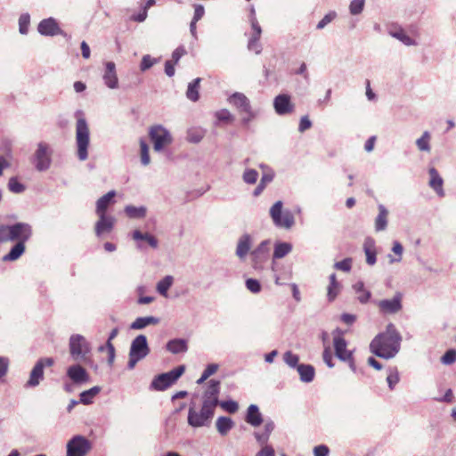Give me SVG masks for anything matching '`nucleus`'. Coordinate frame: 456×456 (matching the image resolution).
I'll use <instances>...</instances> for the list:
<instances>
[{
	"instance_id": "e433bc0d",
	"label": "nucleus",
	"mask_w": 456,
	"mask_h": 456,
	"mask_svg": "<svg viewBox=\"0 0 456 456\" xmlns=\"http://www.w3.org/2000/svg\"><path fill=\"white\" fill-rule=\"evenodd\" d=\"M216 429L221 436H225L233 427V421L229 417H219L216 422Z\"/></svg>"
},
{
	"instance_id": "ea45409f",
	"label": "nucleus",
	"mask_w": 456,
	"mask_h": 456,
	"mask_svg": "<svg viewBox=\"0 0 456 456\" xmlns=\"http://www.w3.org/2000/svg\"><path fill=\"white\" fill-rule=\"evenodd\" d=\"M157 290L162 297L171 299L176 298L184 293L179 287H157Z\"/></svg>"
},
{
	"instance_id": "473e14b6",
	"label": "nucleus",
	"mask_w": 456,
	"mask_h": 456,
	"mask_svg": "<svg viewBox=\"0 0 456 456\" xmlns=\"http://www.w3.org/2000/svg\"><path fill=\"white\" fill-rule=\"evenodd\" d=\"M132 238L138 242L142 240L146 241L152 248H157L159 247L158 240L149 232L143 233L139 230H134L132 233Z\"/></svg>"
},
{
	"instance_id": "79ce46f5",
	"label": "nucleus",
	"mask_w": 456,
	"mask_h": 456,
	"mask_svg": "<svg viewBox=\"0 0 456 456\" xmlns=\"http://www.w3.org/2000/svg\"><path fill=\"white\" fill-rule=\"evenodd\" d=\"M101 392V387L98 386L93 387L92 388L83 391L80 394V403L88 405L93 403L94 397H95Z\"/></svg>"
},
{
	"instance_id": "58836bf2",
	"label": "nucleus",
	"mask_w": 456,
	"mask_h": 456,
	"mask_svg": "<svg viewBox=\"0 0 456 456\" xmlns=\"http://www.w3.org/2000/svg\"><path fill=\"white\" fill-rule=\"evenodd\" d=\"M392 253L387 255V258L390 264L394 263H399L402 261L403 258V245L397 241L395 240L393 242L392 247Z\"/></svg>"
},
{
	"instance_id": "69168bd1",
	"label": "nucleus",
	"mask_w": 456,
	"mask_h": 456,
	"mask_svg": "<svg viewBox=\"0 0 456 456\" xmlns=\"http://www.w3.org/2000/svg\"><path fill=\"white\" fill-rule=\"evenodd\" d=\"M330 453V449L327 445L320 444L314 448V456H328Z\"/></svg>"
},
{
	"instance_id": "a211bd4d",
	"label": "nucleus",
	"mask_w": 456,
	"mask_h": 456,
	"mask_svg": "<svg viewBox=\"0 0 456 456\" xmlns=\"http://www.w3.org/2000/svg\"><path fill=\"white\" fill-rule=\"evenodd\" d=\"M273 108L275 112L280 116L289 114L294 110L291 98L286 94H279L274 98Z\"/></svg>"
},
{
	"instance_id": "49530a36",
	"label": "nucleus",
	"mask_w": 456,
	"mask_h": 456,
	"mask_svg": "<svg viewBox=\"0 0 456 456\" xmlns=\"http://www.w3.org/2000/svg\"><path fill=\"white\" fill-rule=\"evenodd\" d=\"M261 36L251 35L248 42V49L259 54L262 52V45L259 43Z\"/></svg>"
},
{
	"instance_id": "f3484780",
	"label": "nucleus",
	"mask_w": 456,
	"mask_h": 456,
	"mask_svg": "<svg viewBox=\"0 0 456 456\" xmlns=\"http://www.w3.org/2000/svg\"><path fill=\"white\" fill-rule=\"evenodd\" d=\"M227 102L233 106L240 114H242V112H250V108H252L249 99L240 92L232 94L227 98Z\"/></svg>"
},
{
	"instance_id": "9b49d317",
	"label": "nucleus",
	"mask_w": 456,
	"mask_h": 456,
	"mask_svg": "<svg viewBox=\"0 0 456 456\" xmlns=\"http://www.w3.org/2000/svg\"><path fill=\"white\" fill-rule=\"evenodd\" d=\"M37 32L44 37H68L67 33L61 28L59 22L53 17L45 18L40 20L37 25Z\"/></svg>"
},
{
	"instance_id": "b1692460",
	"label": "nucleus",
	"mask_w": 456,
	"mask_h": 456,
	"mask_svg": "<svg viewBox=\"0 0 456 456\" xmlns=\"http://www.w3.org/2000/svg\"><path fill=\"white\" fill-rule=\"evenodd\" d=\"M363 251L366 256V263L372 266L377 262V250L375 240L371 237H367L363 242Z\"/></svg>"
},
{
	"instance_id": "6e6552de",
	"label": "nucleus",
	"mask_w": 456,
	"mask_h": 456,
	"mask_svg": "<svg viewBox=\"0 0 456 456\" xmlns=\"http://www.w3.org/2000/svg\"><path fill=\"white\" fill-rule=\"evenodd\" d=\"M185 367L180 365L168 372L156 376L151 383V388L157 391H164L174 384L184 372Z\"/></svg>"
},
{
	"instance_id": "f257e3e1",
	"label": "nucleus",
	"mask_w": 456,
	"mask_h": 456,
	"mask_svg": "<svg viewBox=\"0 0 456 456\" xmlns=\"http://www.w3.org/2000/svg\"><path fill=\"white\" fill-rule=\"evenodd\" d=\"M402 337L393 323H389L386 330L378 334L370 344L371 353L379 357L390 359L400 350Z\"/></svg>"
},
{
	"instance_id": "4be33fe9",
	"label": "nucleus",
	"mask_w": 456,
	"mask_h": 456,
	"mask_svg": "<svg viewBox=\"0 0 456 456\" xmlns=\"http://www.w3.org/2000/svg\"><path fill=\"white\" fill-rule=\"evenodd\" d=\"M32 236V226L28 223L14 224V241L25 243Z\"/></svg>"
},
{
	"instance_id": "f03ea898",
	"label": "nucleus",
	"mask_w": 456,
	"mask_h": 456,
	"mask_svg": "<svg viewBox=\"0 0 456 456\" xmlns=\"http://www.w3.org/2000/svg\"><path fill=\"white\" fill-rule=\"evenodd\" d=\"M215 410L208 405L202 403L200 408H198L192 403L188 410L187 422L188 425L193 428L203 427H209L214 417Z\"/></svg>"
},
{
	"instance_id": "c03bdc74",
	"label": "nucleus",
	"mask_w": 456,
	"mask_h": 456,
	"mask_svg": "<svg viewBox=\"0 0 456 456\" xmlns=\"http://www.w3.org/2000/svg\"><path fill=\"white\" fill-rule=\"evenodd\" d=\"M400 376L398 370L394 367L387 370V382L390 390H394L395 385L399 382Z\"/></svg>"
},
{
	"instance_id": "8fccbe9b",
	"label": "nucleus",
	"mask_w": 456,
	"mask_h": 456,
	"mask_svg": "<svg viewBox=\"0 0 456 456\" xmlns=\"http://www.w3.org/2000/svg\"><path fill=\"white\" fill-rule=\"evenodd\" d=\"M216 119L220 122H232L234 119L233 115L227 109H222L215 113Z\"/></svg>"
},
{
	"instance_id": "6ab92c4d",
	"label": "nucleus",
	"mask_w": 456,
	"mask_h": 456,
	"mask_svg": "<svg viewBox=\"0 0 456 456\" xmlns=\"http://www.w3.org/2000/svg\"><path fill=\"white\" fill-rule=\"evenodd\" d=\"M97 216L99 220L95 224V234L97 237H102L103 234L110 233L113 230L116 219L114 216L107 214Z\"/></svg>"
},
{
	"instance_id": "c85d7f7f",
	"label": "nucleus",
	"mask_w": 456,
	"mask_h": 456,
	"mask_svg": "<svg viewBox=\"0 0 456 456\" xmlns=\"http://www.w3.org/2000/svg\"><path fill=\"white\" fill-rule=\"evenodd\" d=\"M159 323V319L154 316H144L136 318L130 325L132 330H142L150 325H157Z\"/></svg>"
},
{
	"instance_id": "393cba45",
	"label": "nucleus",
	"mask_w": 456,
	"mask_h": 456,
	"mask_svg": "<svg viewBox=\"0 0 456 456\" xmlns=\"http://www.w3.org/2000/svg\"><path fill=\"white\" fill-rule=\"evenodd\" d=\"M378 209H379V214L375 218L374 228L377 232H379L385 231L387 227L388 210L382 204H379L378 206Z\"/></svg>"
},
{
	"instance_id": "2f4dec72",
	"label": "nucleus",
	"mask_w": 456,
	"mask_h": 456,
	"mask_svg": "<svg viewBox=\"0 0 456 456\" xmlns=\"http://www.w3.org/2000/svg\"><path fill=\"white\" fill-rule=\"evenodd\" d=\"M297 370L302 382L309 383L314 380L315 371L312 365L303 363L299 364L297 365Z\"/></svg>"
},
{
	"instance_id": "a878e982",
	"label": "nucleus",
	"mask_w": 456,
	"mask_h": 456,
	"mask_svg": "<svg viewBox=\"0 0 456 456\" xmlns=\"http://www.w3.org/2000/svg\"><path fill=\"white\" fill-rule=\"evenodd\" d=\"M44 379V370L41 363H36L30 371L29 379L27 381L25 387H35L40 384Z\"/></svg>"
},
{
	"instance_id": "e2e57ef3",
	"label": "nucleus",
	"mask_w": 456,
	"mask_h": 456,
	"mask_svg": "<svg viewBox=\"0 0 456 456\" xmlns=\"http://www.w3.org/2000/svg\"><path fill=\"white\" fill-rule=\"evenodd\" d=\"M322 359H323V362L326 363V365L329 368H333L334 367V362H333V359H332V354H331V350H330V346H325V348H324L323 353H322Z\"/></svg>"
},
{
	"instance_id": "39448f33",
	"label": "nucleus",
	"mask_w": 456,
	"mask_h": 456,
	"mask_svg": "<svg viewBox=\"0 0 456 456\" xmlns=\"http://www.w3.org/2000/svg\"><path fill=\"white\" fill-rule=\"evenodd\" d=\"M53 148L46 142L41 141L37 143L36 150L31 157V163L38 172L48 170L53 163Z\"/></svg>"
},
{
	"instance_id": "aec40b11",
	"label": "nucleus",
	"mask_w": 456,
	"mask_h": 456,
	"mask_svg": "<svg viewBox=\"0 0 456 456\" xmlns=\"http://www.w3.org/2000/svg\"><path fill=\"white\" fill-rule=\"evenodd\" d=\"M429 187L439 196L440 198L444 197L445 192L444 190V180L439 175L438 171L435 167H429Z\"/></svg>"
},
{
	"instance_id": "423d86ee",
	"label": "nucleus",
	"mask_w": 456,
	"mask_h": 456,
	"mask_svg": "<svg viewBox=\"0 0 456 456\" xmlns=\"http://www.w3.org/2000/svg\"><path fill=\"white\" fill-rule=\"evenodd\" d=\"M270 216L273 224L278 228L286 230L291 229L295 224V217L289 209H283L281 200L276 201L269 210Z\"/></svg>"
},
{
	"instance_id": "4d7b16f0",
	"label": "nucleus",
	"mask_w": 456,
	"mask_h": 456,
	"mask_svg": "<svg viewBox=\"0 0 456 456\" xmlns=\"http://www.w3.org/2000/svg\"><path fill=\"white\" fill-rule=\"evenodd\" d=\"M337 16V13L335 12H330L324 17L317 23L316 28L317 29H322L324 28L328 24H330Z\"/></svg>"
},
{
	"instance_id": "0eeeda50",
	"label": "nucleus",
	"mask_w": 456,
	"mask_h": 456,
	"mask_svg": "<svg viewBox=\"0 0 456 456\" xmlns=\"http://www.w3.org/2000/svg\"><path fill=\"white\" fill-rule=\"evenodd\" d=\"M150 353L147 338L144 335H138L131 343L127 368L133 370L136 363L145 358Z\"/></svg>"
},
{
	"instance_id": "f8f14e48",
	"label": "nucleus",
	"mask_w": 456,
	"mask_h": 456,
	"mask_svg": "<svg viewBox=\"0 0 456 456\" xmlns=\"http://www.w3.org/2000/svg\"><path fill=\"white\" fill-rule=\"evenodd\" d=\"M332 336L335 355L340 361L349 360L353 355V352L346 348L347 343L343 338V331L338 328L333 330Z\"/></svg>"
},
{
	"instance_id": "cd10ccee",
	"label": "nucleus",
	"mask_w": 456,
	"mask_h": 456,
	"mask_svg": "<svg viewBox=\"0 0 456 456\" xmlns=\"http://www.w3.org/2000/svg\"><path fill=\"white\" fill-rule=\"evenodd\" d=\"M388 34L392 37L402 42L404 45L413 46L418 45V43L410 36H408L402 28H391L389 29Z\"/></svg>"
},
{
	"instance_id": "13d9d810",
	"label": "nucleus",
	"mask_w": 456,
	"mask_h": 456,
	"mask_svg": "<svg viewBox=\"0 0 456 456\" xmlns=\"http://www.w3.org/2000/svg\"><path fill=\"white\" fill-rule=\"evenodd\" d=\"M441 362L445 365H450L456 362V350L450 349L442 356Z\"/></svg>"
},
{
	"instance_id": "c9c22d12",
	"label": "nucleus",
	"mask_w": 456,
	"mask_h": 456,
	"mask_svg": "<svg viewBox=\"0 0 456 456\" xmlns=\"http://www.w3.org/2000/svg\"><path fill=\"white\" fill-rule=\"evenodd\" d=\"M125 213L129 218L142 219L146 216L147 208L144 206L135 207L133 205H127L125 208Z\"/></svg>"
},
{
	"instance_id": "de8ad7c7",
	"label": "nucleus",
	"mask_w": 456,
	"mask_h": 456,
	"mask_svg": "<svg viewBox=\"0 0 456 456\" xmlns=\"http://www.w3.org/2000/svg\"><path fill=\"white\" fill-rule=\"evenodd\" d=\"M141 162L143 166H148L151 162L149 155V146L144 140H140Z\"/></svg>"
},
{
	"instance_id": "f704fd0d",
	"label": "nucleus",
	"mask_w": 456,
	"mask_h": 456,
	"mask_svg": "<svg viewBox=\"0 0 456 456\" xmlns=\"http://www.w3.org/2000/svg\"><path fill=\"white\" fill-rule=\"evenodd\" d=\"M292 248H293L292 244L289 242L277 241L274 244V250H273V257L274 259H281V258L284 257L285 256H287L289 253H290L292 250Z\"/></svg>"
},
{
	"instance_id": "603ef678",
	"label": "nucleus",
	"mask_w": 456,
	"mask_h": 456,
	"mask_svg": "<svg viewBox=\"0 0 456 456\" xmlns=\"http://www.w3.org/2000/svg\"><path fill=\"white\" fill-rule=\"evenodd\" d=\"M158 62V59L152 58L150 54H145L142 58L140 64L141 71H146Z\"/></svg>"
},
{
	"instance_id": "20e7f679",
	"label": "nucleus",
	"mask_w": 456,
	"mask_h": 456,
	"mask_svg": "<svg viewBox=\"0 0 456 456\" xmlns=\"http://www.w3.org/2000/svg\"><path fill=\"white\" fill-rule=\"evenodd\" d=\"M90 145V131L86 120L79 118L76 123V146L77 156L80 161L88 159V148Z\"/></svg>"
},
{
	"instance_id": "1a4fd4ad",
	"label": "nucleus",
	"mask_w": 456,
	"mask_h": 456,
	"mask_svg": "<svg viewBox=\"0 0 456 456\" xmlns=\"http://www.w3.org/2000/svg\"><path fill=\"white\" fill-rule=\"evenodd\" d=\"M149 136L153 142L155 151L160 152L173 142L170 132L161 125L152 126L149 131Z\"/></svg>"
},
{
	"instance_id": "7c9ffc66",
	"label": "nucleus",
	"mask_w": 456,
	"mask_h": 456,
	"mask_svg": "<svg viewBox=\"0 0 456 456\" xmlns=\"http://www.w3.org/2000/svg\"><path fill=\"white\" fill-rule=\"evenodd\" d=\"M115 196V191H110L102 196L96 202V214L97 215H104L106 214V210L110 204L111 203L113 198Z\"/></svg>"
},
{
	"instance_id": "dca6fc26",
	"label": "nucleus",
	"mask_w": 456,
	"mask_h": 456,
	"mask_svg": "<svg viewBox=\"0 0 456 456\" xmlns=\"http://www.w3.org/2000/svg\"><path fill=\"white\" fill-rule=\"evenodd\" d=\"M102 80L109 89H118L119 86L116 64L113 61H106L102 72Z\"/></svg>"
},
{
	"instance_id": "412c9836",
	"label": "nucleus",
	"mask_w": 456,
	"mask_h": 456,
	"mask_svg": "<svg viewBox=\"0 0 456 456\" xmlns=\"http://www.w3.org/2000/svg\"><path fill=\"white\" fill-rule=\"evenodd\" d=\"M252 242V237L248 233H244L239 238L235 254L240 260H244L251 252Z\"/></svg>"
},
{
	"instance_id": "37998d69",
	"label": "nucleus",
	"mask_w": 456,
	"mask_h": 456,
	"mask_svg": "<svg viewBox=\"0 0 456 456\" xmlns=\"http://www.w3.org/2000/svg\"><path fill=\"white\" fill-rule=\"evenodd\" d=\"M19 32L27 35L30 25V15L28 12L21 13L19 17Z\"/></svg>"
},
{
	"instance_id": "2eb2a0df",
	"label": "nucleus",
	"mask_w": 456,
	"mask_h": 456,
	"mask_svg": "<svg viewBox=\"0 0 456 456\" xmlns=\"http://www.w3.org/2000/svg\"><path fill=\"white\" fill-rule=\"evenodd\" d=\"M220 393V382L218 380L211 379L208 383L206 391L204 392L202 403L216 410L219 403L218 395Z\"/></svg>"
},
{
	"instance_id": "c756f323",
	"label": "nucleus",
	"mask_w": 456,
	"mask_h": 456,
	"mask_svg": "<svg viewBox=\"0 0 456 456\" xmlns=\"http://www.w3.org/2000/svg\"><path fill=\"white\" fill-rule=\"evenodd\" d=\"M167 349L172 354L185 353L188 350L187 340L183 338L171 339L167 344Z\"/></svg>"
},
{
	"instance_id": "774afa93",
	"label": "nucleus",
	"mask_w": 456,
	"mask_h": 456,
	"mask_svg": "<svg viewBox=\"0 0 456 456\" xmlns=\"http://www.w3.org/2000/svg\"><path fill=\"white\" fill-rule=\"evenodd\" d=\"M256 456H275L274 449L272 446H264Z\"/></svg>"
},
{
	"instance_id": "864d4df0",
	"label": "nucleus",
	"mask_w": 456,
	"mask_h": 456,
	"mask_svg": "<svg viewBox=\"0 0 456 456\" xmlns=\"http://www.w3.org/2000/svg\"><path fill=\"white\" fill-rule=\"evenodd\" d=\"M365 0H352L349 4V11L352 15L360 14L364 7Z\"/></svg>"
},
{
	"instance_id": "7ed1b4c3",
	"label": "nucleus",
	"mask_w": 456,
	"mask_h": 456,
	"mask_svg": "<svg viewBox=\"0 0 456 456\" xmlns=\"http://www.w3.org/2000/svg\"><path fill=\"white\" fill-rule=\"evenodd\" d=\"M69 350L74 361L86 362L92 354V345L83 335L73 334L69 339Z\"/></svg>"
},
{
	"instance_id": "4468645a",
	"label": "nucleus",
	"mask_w": 456,
	"mask_h": 456,
	"mask_svg": "<svg viewBox=\"0 0 456 456\" xmlns=\"http://www.w3.org/2000/svg\"><path fill=\"white\" fill-rule=\"evenodd\" d=\"M66 375L68 379L77 386L87 384L90 381V376L86 370L79 363H75L68 367Z\"/></svg>"
},
{
	"instance_id": "0e129e2a",
	"label": "nucleus",
	"mask_w": 456,
	"mask_h": 456,
	"mask_svg": "<svg viewBox=\"0 0 456 456\" xmlns=\"http://www.w3.org/2000/svg\"><path fill=\"white\" fill-rule=\"evenodd\" d=\"M186 54V50L183 46L177 47L172 53V61L177 63L180 59Z\"/></svg>"
},
{
	"instance_id": "72a5a7b5",
	"label": "nucleus",
	"mask_w": 456,
	"mask_h": 456,
	"mask_svg": "<svg viewBox=\"0 0 456 456\" xmlns=\"http://www.w3.org/2000/svg\"><path fill=\"white\" fill-rule=\"evenodd\" d=\"M25 252V243L17 242L10 250V252L3 256V261L11 262L17 260Z\"/></svg>"
},
{
	"instance_id": "bf43d9fd",
	"label": "nucleus",
	"mask_w": 456,
	"mask_h": 456,
	"mask_svg": "<svg viewBox=\"0 0 456 456\" xmlns=\"http://www.w3.org/2000/svg\"><path fill=\"white\" fill-rule=\"evenodd\" d=\"M352 267V259L345 258L342 261L337 262L334 264V268L337 270H340L343 272H349Z\"/></svg>"
},
{
	"instance_id": "a19ab883",
	"label": "nucleus",
	"mask_w": 456,
	"mask_h": 456,
	"mask_svg": "<svg viewBox=\"0 0 456 456\" xmlns=\"http://www.w3.org/2000/svg\"><path fill=\"white\" fill-rule=\"evenodd\" d=\"M431 134L428 131L423 132L421 136L416 140V146L419 151L429 153L431 151L430 146Z\"/></svg>"
},
{
	"instance_id": "9d476101",
	"label": "nucleus",
	"mask_w": 456,
	"mask_h": 456,
	"mask_svg": "<svg viewBox=\"0 0 456 456\" xmlns=\"http://www.w3.org/2000/svg\"><path fill=\"white\" fill-rule=\"evenodd\" d=\"M91 449V442L86 437L77 435L67 443L66 456H86Z\"/></svg>"
},
{
	"instance_id": "3c124183",
	"label": "nucleus",
	"mask_w": 456,
	"mask_h": 456,
	"mask_svg": "<svg viewBox=\"0 0 456 456\" xmlns=\"http://www.w3.org/2000/svg\"><path fill=\"white\" fill-rule=\"evenodd\" d=\"M283 360L287 365L291 368H297L299 357L291 351H287L283 354Z\"/></svg>"
},
{
	"instance_id": "5701e85b",
	"label": "nucleus",
	"mask_w": 456,
	"mask_h": 456,
	"mask_svg": "<svg viewBox=\"0 0 456 456\" xmlns=\"http://www.w3.org/2000/svg\"><path fill=\"white\" fill-rule=\"evenodd\" d=\"M401 300L402 295L398 293L391 299H384L379 301V306L385 313L395 314L402 308Z\"/></svg>"
},
{
	"instance_id": "5fc2aeb1",
	"label": "nucleus",
	"mask_w": 456,
	"mask_h": 456,
	"mask_svg": "<svg viewBox=\"0 0 456 456\" xmlns=\"http://www.w3.org/2000/svg\"><path fill=\"white\" fill-rule=\"evenodd\" d=\"M355 288V295L357 299L361 303H366L370 297V292L365 289V287H354Z\"/></svg>"
},
{
	"instance_id": "ddd939ff",
	"label": "nucleus",
	"mask_w": 456,
	"mask_h": 456,
	"mask_svg": "<svg viewBox=\"0 0 456 456\" xmlns=\"http://www.w3.org/2000/svg\"><path fill=\"white\" fill-rule=\"evenodd\" d=\"M270 240H263L255 249L250 252L251 261L255 268L262 266L270 256Z\"/></svg>"
},
{
	"instance_id": "bb28decb",
	"label": "nucleus",
	"mask_w": 456,
	"mask_h": 456,
	"mask_svg": "<svg viewBox=\"0 0 456 456\" xmlns=\"http://www.w3.org/2000/svg\"><path fill=\"white\" fill-rule=\"evenodd\" d=\"M246 421L252 427H258L263 422L262 414L256 404H250L247 411Z\"/></svg>"
},
{
	"instance_id": "6e6d98bb",
	"label": "nucleus",
	"mask_w": 456,
	"mask_h": 456,
	"mask_svg": "<svg viewBox=\"0 0 456 456\" xmlns=\"http://www.w3.org/2000/svg\"><path fill=\"white\" fill-rule=\"evenodd\" d=\"M218 405L229 413H234L239 409L238 403L232 400L219 402Z\"/></svg>"
},
{
	"instance_id": "338daca9",
	"label": "nucleus",
	"mask_w": 456,
	"mask_h": 456,
	"mask_svg": "<svg viewBox=\"0 0 456 456\" xmlns=\"http://www.w3.org/2000/svg\"><path fill=\"white\" fill-rule=\"evenodd\" d=\"M312 126L311 120L308 118L307 116H304L300 118L299 126H298V131L303 133L305 130L309 129Z\"/></svg>"
},
{
	"instance_id": "a18cd8bd",
	"label": "nucleus",
	"mask_w": 456,
	"mask_h": 456,
	"mask_svg": "<svg viewBox=\"0 0 456 456\" xmlns=\"http://www.w3.org/2000/svg\"><path fill=\"white\" fill-rule=\"evenodd\" d=\"M7 187L9 191L13 193H21L26 189L25 185L21 183L17 177H11L8 181Z\"/></svg>"
},
{
	"instance_id": "680f3d73",
	"label": "nucleus",
	"mask_w": 456,
	"mask_h": 456,
	"mask_svg": "<svg viewBox=\"0 0 456 456\" xmlns=\"http://www.w3.org/2000/svg\"><path fill=\"white\" fill-rule=\"evenodd\" d=\"M203 136L204 133L202 131L190 130L187 138L190 142L198 143L202 140Z\"/></svg>"
},
{
	"instance_id": "09e8293b",
	"label": "nucleus",
	"mask_w": 456,
	"mask_h": 456,
	"mask_svg": "<svg viewBox=\"0 0 456 456\" xmlns=\"http://www.w3.org/2000/svg\"><path fill=\"white\" fill-rule=\"evenodd\" d=\"M243 181L248 184H254L256 183L258 178V173L256 170L248 168L244 171L242 175Z\"/></svg>"
},
{
	"instance_id": "4c0bfd02",
	"label": "nucleus",
	"mask_w": 456,
	"mask_h": 456,
	"mask_svg": "<svg viewBox=\"0 0 456 456\" xmlns=\"http://www.w3.org/2000/svg\"><path fill=\"white\" fill-rule=\"evenodd\" d=\"M200 81L201 79L200 77H197L188 85L186 97L191 102H195L200 98L199 89Z\"/></svg>"
},
{
	"instance_id": "052dcab7",
	"label": "nucleus",
	"mask_w": 456,
	"mask_h": 456,
	"mask_svg": "<svg viewBox=\"0 0 456 456\" xmlns=\"http://www.w3.org/2000/svg\"><path fill=\"white\" fill-rule=\"evenodd\" d=\"M10 360L6 356H0V380L4 378L8 372Z\"/></svg>"
}]
</instances>
